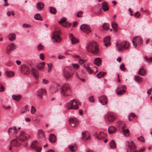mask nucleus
I'll list each match as a JSON object with an SVG mask.
<instances>
[{
  "label": "nucleus",
  "mask_w": 152,
  "mask_h": 152,
  "mask_svg": "<svg viewBox=\"0 0 152 152\" xmlns=\"http://www.w3.org/2000/svg\"><path fill=\"white\" fill-rule=\"evenodd\" d=\"M86 48L88 52L94 55H97L99 53L98 44L96 42L94 41L88 42Z\"/></svg>",
  "instance_id": "f257e3e1"
},
{
  "label": "nucleus",
  "mask_w": 152,
  "mask_h": 152,
  "mask_svg": "<svg viewBox=\"0 0 152 152\" xmlns=\"http://www.w3.org/2000/svg\"><path fill=\"white\" fill-rule=\"evenodd\" d=\"M61 93L64 96H68L70 95L72 92L68 84H65L61 87Z\"/></svg>",
  "instance_id": "f03ea898"
},
{
  "label": "nucleus",
  "mask_w": 152,
  "mask_h": 152,
  "mask_svg": "<svg viewBox=\"0 0 152 152\" xmlns=\"http://www.w3.org/2000/svg\"><path fill=\"white\" fill-rule=\"evenodd\" d=\"M81 104L75 99H73L70 101L67 105V108L69 110H77Z\"/></svg>",
  "instance_id": "7ed1b4c3"
},
{
  "label": "nucleus",
  "mask_w": 152,
  "mask_h": 152,
  "mask_svg": "<svg viewBox=\"0 0 152 152\" xmlns=\"http://www.w3.org/2000/svg\"><path fill=\"white\" fill-rule=\"evenodd\" d=\"M116 48L119 51H122L123 49H127L129 48V44L128 42L126 41H123L119 44L116 43Z\"/></svg>",
  "instance_id": "20e7f679"
},
{
  "label": "nucleus",
  "mask_w": 152,
  "mask_h": 152,
  "mask_svg": "<svg viewBox=\"0 0 152 152\" xmlns=\"http://www.w3.org/2000/svg\"><path fill=\"white\" fill-rule=\"evenodd\" d=\"M60 32V30L59 29L56 30L53 32L52 39L54 42L59 43L60 42L61 40L59 35Z\"/></svg>",
  "instance_id": "39448f33"
},
{
  "label": "nucleus",
  "mask_w": 152,
  "mask_h": 152,
  "mask_svg": "<svg viewBox=\"0 0 152 152\" xmlns=\"http://www.w3.org/2000/svg\"><path fill=\"white\" fill-rule=\"evenodd\" d=\"M64 76L66 80L70 78L72 76L73 73L71 69L69 67L65 68L63 72Z\"/></svg>",
  "instance_id": "423d86ee"
},
{
  "label": "nucleus",
  "mask_w": 152,
  "mask_h": 152,
  "mask_svg": "<svg viewBox=\"0 0 152 152\" xmlns=\"http://www.w3.org/2000/svg\"><path fill=\"white\" fill-rule=\"evenodd\" d=\"M116 117L115 114L111 112L107 113L105 115V120L110 122H113L115 120Z\"/></svg>",
  "instance_id": "0eeeda50"
},
{
  "label": "nucleus",
  "mask_w": 152,
  "mask_h": 152,
  "mask_svg": "<svg viewBox=\"0 0 152 152\" xmlns=\"http://www.w3.org/2000/svg\"><path fill=\"white\" fill-rule=\"evenodd\" d=\"M30 136L26 134L23 131H21L18 137V140L20 142H23L26 141Z\"/></svg>",
  "instance_id": "6e6552de"
},
{
  "label": "nucleus",
  "mask_w": 152,
  "mask_h": 152,
  "mask_svg": "<svg viewBox=\"0 0 152 152\" xmlns=\"http://www.w3.org/2000/svg\"><path fill=\"white\" fill-rule=\"evenodd\" d=\"M80 29L83 32L87 34H89L91 31L90 26L87 24H83L81 25L80 27Z\"/></svg>",
  "instance_id": "1a4fd4ad"
},
{
  "label": "nucleus",
  "mask_w": 152,
  "mask_h": 152,
  "mask_svg": "<svg viewBox=\"0 0 152 152\" xmlns=\"http://www.w3.org/2000/svg\"><path fill=\"white\" fill-rule=\"evenodd\" d=\"M39 143L37 141H33L31 145V147L35 149L37 152H41L42 148L38 146Z\"/></svg>",
  "instance_id": "9d476101"
},
{
  "label": "nucleus",
  "mask_w": 152,
  "mask_h": 152,
  "mask_svg": "<svg viewBox=\"0 0 152 152\" xmlns=\"http://www.w3.org/2000/svg\"><path fill=\"white\" fill-rule=\"evenodd\" d=\"M126 87L124 85H122L121 86L118 87L115 90L116 94L119 95H121L124 94L126 92Z\"/></svg>",
  "instance_id": "9b49d317"
},
{
  "label": "nucleus",
  "mask_w": 152,
  "mask_h": 152,
  "mask_svg": "<svg viewBox=\"0 0 152 152\" xmlns=\"http://www.w3.org/2000/svg\"><path fill=\"white\" fill-rule=\"evenodd\" d=\"M69 122L71 126L73 127H76L79 124V121L76 118H71L69 119Z\"/></svg>",
  "instance_id": "f8f14e48"
},
{
  "label": "nucleus",
  "mask_w": 152,
  "mask_h": 152,
  "mask_svg": "<svg viewBox=\"0 0 152 152\" xmlns=\"http://www.w3.org/2000/svg\"><path fill=\"white\" fill-rule=\"evenodd\" d=\"M21 71L23 73V72H25L24 73L25 75H28L30 73V68L29 66L23 64L21 66Z\"/></svg>",
  "instance_id": "ddd939ff"
},
{
  "label": "nucleus",
  "mask_w": 152,
  "mask_h": 152,
  "mask_svg": "<svg viewBox=\"0 0 152 152\" xmlns=\"http://www.w3.org/2000/svg\"><path fill=\"white\" fill-rule=\"evenodd\" d=\"M46 93V90L45 89L42 88L38 91L37 95L39 98L42 99H43V95H45Z\"/></svg>",
  "instance_id": "4468645a"
},
{
  "label": "nucleus",
  "mask_w": 152,
  "mask_h": 152,
  "mask_svg": "<svg viewBox=\"0 0 152 152\" xmlns=\"http://www.w3.org/2000/svg\"><path fill=\"white\" fill-rule=\"evenodd\" d=\"M16 48V45L13 43L9 44L7 47L6 52L7 54H9L10 52Z\"/></svg>",
  "instance_id": "2eb2a0df"
},
{
  "label": "nucleus",
  "mask_w": 152,
  "mask_h": 152,
  "mask_svg": "<svg viewBox=\"0 0 152 152\" xmlns=\"http://www.w3.org/2000/svg\"><path fill=\"white\" fill-rule=\"evenodd\" d=\"M128 146L130 148L131 151L134 152H138V151L136 150V146L135 144L132 142L131 141L128 142Z\"/></svg>",
  "instance_id": "dca6fc26"
},
{
  "label": "nucleus",
  "mask_w": 152,
  "mask_h": 152,
  "mask_svg": "<svg viewBox=\"0 0 152 152\" xmlns=\"http://www.w3.org/2000/svg\"><path fill=\"white\" fill-rule=\"evenodd\" d=\"M99 102L102 105H105L107 102V97L105 96H102L99 98Z\"/></svg>",
  "instance_id": "f3484780"
},
{
  "label": "nucleus",
  "mask_w": 152,
  "mask_h": 152,
  "mask_svg": "<svg viewBox=\"0 0 152 152\" xmlns=\"http://www.w3.org/2000/svg\"><path fill=\"white\" fill-rule=\"evenodd\" d=\"M110 41V36H107L104 38L103 42L105 46L107 47L110 45L111 43Z\"/></svg>",
  "instance_id": "a211bd4d"
},
{
  "label": "nucleus",
  "mask_w": 152,
  "mask_h": 152,
  "mask_svg": "<svg viewBox=\"0 0 152 152\" xmlns=\"http://www.w3.org/2000/svg\"><path fill=\"white\" fill-rule=\"evenodd\" d=\"M17 132V129L15 127L10 128L8 130V132L9 134L12 135H15Z\"/></svg>",
  "instance_id": "6ab92c4d"
},
{
  "label": "nucleus",
  "mask_w": 152,
  "mask_h": 152,
  "mask_svg": "<svg viewBox=\"0 0 152 152\" xmlns=\"http://www.w3.org/2000/svg\"><path fill=\"white\" fill-rule=\"evenodd\" d=\"M69 37L73 44H75L79 42V40L75 37L72 34H71L69 35Z\"/></svg>",
  "instance_id": "aec40b11"
},
{
  "label": "nucleus",
  "mask_w": 152,
  "mask_h": 152,
  "mask_svg": "<svg viewBox=\"0 0 152 152\" xmlns=\"http://www.w3.org/2000/svg\"><path fill=\"white\" fill-rule=\"evenodd\" d=\"M10 144L11 145L17 147L20 146L21 145V143L19 142L18 140L16 139L12 140L10 142Z\"/></svg>",
  "instance_id": "412c9836"
},
{
  "label": "nucleus",
  "mask_w": 152,
  "mask_h": 152,
  "mask_svg": "<svg viewBox=\"0 0 152 152\" xmlns=\"http://www.w3.org/2000/svg\"><path fill=\"white\" fill-rule=\"evenodd\" d=\"M38 136L41 137L43 140H45L44 132L42 129H39L37 132Z\"/></svg>",
  "instance_id": "4be33fe9"
},
{
  "label": "nucleus",
  "mask_w": 152,
  "mask_h": 152,
  "mask_svg": "<svg viewBox=\"0 0 152 152\" xmlns=\"http://www.w3.org/2000/svg\"><path fill=\"white\" fill-rule=\"evenodd\" d=\"M77 148V145L76 144H72L69 146V148L71 151L72 152H75Z\"/></svg>",
  "instance_id": "5701e85b"
},
{
  "label": "nucleus",
  "mask_w": 152,
  "mask_h": 152,
  "mask_svg": "<svg viewBox=\"0 0 152 152\" xmlns=\"http://www.w3.org/2000/svg\"><path fill=\"white\" fill-rule=\"evenodd\" d=\"M102 62L101 59L99 58H95L94 61V64L97 65L98 66H99L101 64Z\"/></svg>",
  "instance_id": "b1692460"
},
{
  "label": "nucleus",
  "mask_w": 152,
  "mask_h": 152,
  "mask_svg": "<svg viewBox=\"0 0 152 152\" xmlns=\"http://www.w3.org/2000/svg\"><path fill=\"white\" fill-rule=\"evenodd\" d=\"M49 140L52 142H54L56 140V138L55 135L53 134H51L49 136Z\"/></svg>",
  "instance_id": "393cba45"
},
{
  "label": "nucleus",
  "mask_w": 152,
  "mask_h": 152,
  "mask_svg": "<svg viewBox=\"0 0 152 152\" xmlns=\"http://www.w3.org/2000/svg\"><path fill=\"white\" fill-rule=\"evenodd\" d=\"M102 7L104 11H106L109 9L108 6L106 2L103 3Z\"/></svg>",
  "instance_id": "a878e982"
},
{
  "label": "nucleus",
  "mask_w": 152,
  "mask_h": 152,
  "mask_svg": "<svg viewBox=\"0 0 152 152\" xmlns=\"http://www.w3.org/2000/svg\"><path fill=\"white\" fill-rule=\"evenodd\" d=\"M31 72L33 75L37 79L38 77V73L37 71L35 69H32Z\"/></svg>",
  "instance_id": "bb28decb"
},
{
  "label": "nucleus",
  "mask_w": 152,
  "mask_h": 152,
  "mask_svg": "<svg viewBox=\"0 0 152 152\" xmlns=\"http://www.w3.org/2000/svg\"><path fill=\"white\" fill-rule=\"evenodd\" d=\"M116 131V129L113 126H110L108 129V132L110 134L115 133Z\"/></svg>",
  "instance_id": "cd10ccee"
},
{
  "label": "nucleus",
  "mask_w": 152,
  "mask_h": 152,
  "mask_svg": "<svg viewBox=\"0 0 152 152\" xmlns=\"http://www.w3.org/2000/svg\"><path fill=\"white\" fill-rule=\"evenodd\" d=\"M109 145L111 149H115L116 147V144L113 140H112L109 143Z\"/></svg>",
  "instance_id": "c85d7f7f"
},
{
  "label": "nucleus",
  "mask_w": 152,
  "mask_h": 152,
  "mask_svg": "<svg viewBox=\"0 0 152 152\" xmlns=\"http://www.w3.org/2000/svg\"><path fill=\"white\" fill-rule=\"evenodd\" d=\"M145 70L143 67L140 69L138 72L139 75L142 76L145 75Z\"/></svg>",
  "instance_id": "c756f323"
},
{
  "label": "nucleus",
  "mask_w": 152,
  "mask_h": 152,
  "mask_svg": "<svg viewBox=\"0 0 152 152\" xmlns=\"http://www.w3.org/2000/svg\"><path fill=\"white\" fill-rule=\"evenodd\" d=\"M16 36L14 33H12L9 34V39L10 41H12L16 39Z\"/></svg>",
  "instance_id": "7c9ffc66"
},
{
  "label": "nucleus",
  "mask_w": 152,
  "mask_h": 152,
  "mask_svg": "<svg viewBox=\"0 0 152 152\" xmlns=\"http://www.w3.org/2000/svg\"><path fill=\"white\" fill-rule=\"evenodd\" d=\"M106 74V72H100L96 75V77L99 79L103 77Z\"/></svg>",
  "instance_id": "2f4dec72"
},
{
  "label": "nucleus",
  "mask_w": 152,
  "mask_h": 152,
  "mask_svg": "<svg viewBox=\"0 0 152 152\" xmlns=\"http://www.w3.org/2000/svg\"><path fill=\"white\" fill-rule=\"evenodd\" d=\"M106 136V134L103 132H100L99 133V135L97 136V138L98 139L102 140L104 137Z\"/></svg>",
  "instance_id": "473e14b6"
},
{
  "label": "nucleus",
  "mask_w": 152,
  "mask_h": 152,
  "mask_svg": "<svg viewBox=\"0 0 152 152\" xmlns=\"http://www.w3.org/2000/svg\"><path fill=\"white\" fill-rule=\"evenodd\" d=\"M44 6V4L42 2H39L37 3V7L38 10H40L43 8Z\"/></svg>",
  "instance_id": "72a5a7b5"
},
{
  "label": "nucleus",
  "mask_w": 152,
  "mask_h": 152,
  "mask_svg": "<svg viewBox=\"0 0 152 152\" xmlns=\"http://www.w3.org/2000/svg\"><path fill=\"white\" fill-rule=\"evenodd\" d=\"M50 12L52 14H55L57 12V10L55 7H50Z\"/></svg>",
  "instance_id": "f704fd0d"
},
{
  "label": "nucleus",
  "mask_w": 152,
  "mask_h": 152,
  "mask_svg": "<svg viewBox=\"0 0 152 152\" xmlns=\"http://www.w3.org/2000/svg\"><path fill=\"white\" fill-rule=\"evenodd\" d=\"M12 97L13 99L16 101H18L21 98V96L20 95H13Z\"/></svg>",
  "instance_id": "c9c22d12"
},
{
  "label": "nucleus",
  "mask_w": 152,
  "mask_h": 152,
  "mask_svg": "<svg viewBox=\"0 0 152 152\" xmlns=\"http://www.w3.org/2000/svg\"><path fill=\"white\" fill-rule=\"evenodd\" d=\"M102 27L104 30H108L109 28V25L108 23H104L102 26Z\"/></svg>",
  "instance_id": "e433bc0d"
},
{
  "label": "nucleus",
  "mask_w": 152,
  "mask_h": 152,
  "mask_svg": "<svg viewBox=\"0 0 152 152\" xmlns=\"http://www.w3.org/2000/svg\"><path fill=\"white\" fill-rule=\"evenodd\" d=\"M34 18L36 20H42V18L41 17L40 14L39 13H37L36 14L34 15Z\"/></svg>",
  "instance_id": "4c0bfd02"
},
{
  "label": "nucleus",
  "mask_w": 152,
  "mask_h": 152,
  "mask_svg": "<svg viewBox=\"0 0 152 152\" xmlns=\"http://www.w3.org/2000/svg\"><path fill=\"white\" fill-rule=\"evenodd\" d=\"M112 26L115 31L117 32L118 30L117 24L115 22L112 23Z\"/></svg>",
  "instance_id": "58836bf2"
},
{
  "label": "nucleus",
  "mask_w": 152,
  "mask_h": 152,
  "mask_svg": "<svg viewBox=\"0 0 152 152\" xmlns=\"http://www.w3.org/2000/svg\"><path fill=\"white\" fill-rule=\"evenodd\" d=\"M6 75L8 77H11L14 75V73L12 72H6Z\"/></svg>",
  "instance_id": "ea45409f"
},
{
  "label": "nucleus",
  "mask_w": 152,
  "mask_h": 152,
  "mask_svg": "<svg viewBox=\"0 0 152 152\" xmlns=\"http://www.w3.org/2000/svg\"><path fill=\"white\" fill-rule=\"evenodd\" d=\"M133 39H134L135 41L138 42L139 43L141 44L142 42V41L141 38L139 37H135Z\"/></svg>",
  "instance_id": "a19ab883"
},
{
  "label": "nucleus",
  "mask_w": 152,
  "mask_h": 152,
  "mask_svg": "<svg viewBox=\"0 0 152 152\" xmlns=\"http://www.w3.org/2000/svg\"><path fill=\"white\" fill-rule=\"evenodd\" d=\"M28 106L27 105L25 106L23 109L21 110V112L22 113H25L27 111H29V110L28 109Z\"/></svg>",
  "instance_id": "79ce46f5"
},
{
  "label": "nucleus",
  "mask_w": 152,
  "mask_h": 152,
  "mask_svg": "<svg viewBox=\"0 0 152 152\" xmlns=\"http://www.w3.org/2000/svg\"><path fill=\"white\" fill-rule=\"evenodd\" d=\"M124 134L126 136H128L129 135V131L128 129H126L122 131Z\"/></svg>",
  "instance_id": "37998d69"
},
{
  "label": "nucleus",
  "mask_w": 152,
  "mask_h": 152,
  "mask_svg": "<svg viewBox=\"0 0 152 152\" xmlns=\"http://www.w3.org/2000/svg\"><path fill=\"white\" fill-rule=\"evenodd\" d=\"M135 116V114L132 113H130L128 117V118L129 121H130L132 120Z\"/></svg>",
  "instance_id": "c03bdc74"
},
{
  "label": "nucleus",
  "mask_w": 152,
  "mask_h": 152,
  "mask_svg": "<svg viewBox=\"0 0 152 152\" xmlns=\"http://www.w3.org/2000/svg\"><path fill=\"white\" fill-rule=\"evenodd\" d=\"M124 122L121 121L117 122L116 124V126L118 128H120L121 126L123 124Z\"/></svg>",
  "instance_id": "a18cd8bd"
},
{
  "label": "nucleus",
  "mask_w": 152,
  "mask_h": 152,
  "mask_svg": "<svg viewBox=\"0 0 152 152\" xmlns=\"http://www.w3.org/2000/svg\"><path fill=\"white\" fill-rule=\"evenodd\" d=\"M135 79L136 81L139 83H140L142 81V78L139 76H136L135 77Z\"/></svg>",
  "instance_id": "49530a36"
},
{
  "label": "nucleus",
  "mask_w": 152,
  "mask_h": 152,
  "mask_svg": "<svg viewBox=\"0 0 152 152\" xmlns=\"http://www.w3.org/2000/svg\"><path fill=\"white\" fill-rule=\"evenodd\" d=\"M82 139L85 140L86 139V137L88 135V133L87 132H84L82 133Z\"/></svg>",
  "instance_id": "de8ad7c7"
},
{
  "label": "nucleus",
  "mask_w": 152,
  "mask_h": 152,
  "mask_svg": "<svg viewBox=\"0 0 152 152\" xmlns=\"http://www.w3.org/2000/svg\"><path fill=\"white\" fill-rule=\"evenodd\" d=\"M144 59L148 63H151L152 62V57L148 58L147 56H145Z\"/></svg>",
  "instance_id": "09e8293b"
},
{
  "label": "nucleus",
  "mask_w": 152,
  "mask_h": 152,
  "mask_svg": "<svg viewBox=\"0 0 152 152\" xmlns=\"http://www.w3.org/2000/svg\"><path fill=\"white\" fill-rule=\"evenodd\" d=\"M48 69V72H50L52 69V64L51 63H49L47 64Z\"/></svg>",
  "instance_id": "8fccbe9b"
},
{
  "label": "nucleus",
  "mask_w": 152,
  "mask_h": 152,
  "mask_svg": "<svg viewBox=\"0 0 152 152\" xmlns=\"http://www.w3.org/2000/svg\"><path fill=\"white\" fill-rule=\"evenodd\" d=\"M37 48L39 51L42 50L44 48V46L41 44H39L37 46Z\"/></svg>",
  "instance_id": "3c124183"
},
{
  "label": "nucleus",
  "mask_w": 152,
  "mask_h": 152,
  "mask_svg": "<svg viewBox=\"0 0 152 152\" xmlns=\"http://www.w3.org/2000/svg\"><path fill=\"white\" fill-rule=\"evenodd\" d=\"M66 20V18L65 17H63L61 19V20L59 21V23L60 24H62Z\"/></svg>",
  "instance_id": "603ef678"
},
{
  "label": "nucleus",
  "mask_w": 152,
  "mask_h": 152,
  "mask_svg": "<svg viewBox=\"0 0 152 152\" xmlns=\"http://www.w3.org/2000/svg\"><path fill=\"white\" fill-rule=\"evenodd\" d=\"M120 69L122 71H125L126 68L125 67V65L124 64H122L120 66Z\"/></svg>",
  "instance_id": "864d4df0"
},
{
  "label": "nucleus",
  "mask_w": 152,
  "mask_h": 152,
  "mask_svg": "<svg viewBox=\"0 0 152 152\" xmlns=\"http://www.w3.org/2000/svg\"><path fill=\"white\" fill-rule=\"evenodd\" d=\"M87 70L89 74H92L93 73L94 71H93L89 67L87 68Z\"/></svg>",
  "instance_id": "5fc2aeb1"
},
{
  "label": "nucleus",
  "mask_w": 152,
  "mask_h": 152,
  "mask_svg": "<svg viewBox=\"0 0 152 152\" xmlns=\"http://www.w3.org/2000/svg\"><path fill=\"white\" fill-rule=\"evenodd\" d=\"M7 14L8 16H10L12 15V16H14L15 15V13L13 11H8L7 13Z\"/></svg>",
  "instance_id": "6e6d98bb"
},
{
  "label": "nucleus",
  "mask_w": 152,
  "mask_h": 152,
  "mask_svg": "<svg viewBox=\"0 0 152 152\" xmlns=\"http://www.w3.org/2000/svg\"><path fill=\"white\" fill-rule=\"evenodd\" d=\"M37 66L39 70L42 69L44 67L42 65H41V64L39 63L37 64Z\"/></svg>",
  "instance_id": "4d7b16f0"
},
{
  "label": "nucleus",
  "mask_w": 152,
  "mask_h": 152,
  "mask_svg": "<svg viewBox=\"0 0 152 152\" xmlns=\"http://www.w3.org/2000/svg\"><path fill=\"white\" fill-rule=\"evenodd\" d=\"M88 100L90 102H94V96H91L90 97L88 98Z\"/></svg>",
  "instance_id": "13d9d810"
},
{
  "label": "nucleus",
  "mask_w": 152,
  "mask_h": 152,
  "mask_svg": "<svg viewBox=\"0 0 152 152\" xmlns=\"http://www.w3.org/2000/svg\"><path fill=\"white\" fill-rule=\"evenodd\" d=\"M36 109L35 108L32 106L31 107V112L32 114H34L36 112Z\"/></svg>",
  "instance_id": "bf43d9fd"
},
{
  "label": "nucleus",
  "mask_w": 152,
  "mask_h": 152,
  "mask_svg": "<svg viewBox=\"0 0 152 152\" xmlns=\"http://www.w3.org/2000/svg\"><path fill=\"white\" fill-rule=\"evenodd\" d=\"M138 139L139 140L142 142H144L145 141L144 138L142 136H141L140 137H138Z\"/></svg>",
  "instance_id": "052dcab7"
},
{
  "label": "nucleus",
  "mask_w": 152,
  "mask_h": 152,
  "mask_svg": "<svg viewBox=\"0 0 152 152\" xmlns=\"http://www.w3.org/2000/svg\"><path fill=\"white\" fill-rule=\"evenodd\" d=\"M4 90V88L1 83H0V91H3Z\"/></svg>",
  "instance_id": "680f3d73"
},
{
  "label": "nucleus",
  "mask_w": 152,
  "mask_h": 152,
  "mask_svg": "<svg viewBox=\"0 0 152 152\" xmlns=\"http://www.w3.org/2000/svg\"><path fill=\"white\" fill-rule=\"evenodd\" d=\"M134 16L135 18H139L140 16V15L139 12H137L135 13L134 15Z\"/></svg>",
  "instance_id": "e2e57ef3"
},
{
  "label": "nucleus",
  "mask_w": 152,
  "mask_h": 152,
  "mask_svg": "<svg viewBox=\"0 0 152 152\" xmlns=\"http://www.w3.org/2000/svg\"><path fill=\"white\" fill-rule=\"evenodd\" d=\"M72 66L74 68L76 69H78L80 66L78 64H73Z\"/></svg>",
  "instance_id": "0e129e2a"
},
{
  "label": "nucleus",
  "mask_w": 152,
  "mask_h": 152,
  "mask_svg": "<svg viewBox=\"0 0 152 152\" xmlns=\"http://www.w3.org/2000/svg\"><path fill=\"white\" fill-rule=\"evenodd\" d=\"M86 62V61H85L82 59H80L79 60L78 62L80 64H82L84 62Z\"/></svg>",
  "instance_id": "69168bd1"
},
{
  "label": "nucleus",
  "mask_w": 152,
  "mask_h": 152,
  "mask_svg": "<svg viewBox=\"0 0 152 152\" xmlns=\"http://www.w3.org/2000/svg\"><path fill=\"white\" fill-rule=\"evenodd\" d=\"M83 14V12L82 11H80L77 13L76 16L77 17H81L82 16Z\"/></svg>",
  "instance_id": "338daca9"
},
{
  "label": "nucleus",
  "mask_w": 152,
  "mask_h": 152,
  "mask_svg": "<svg viewBox=\"0 0 152 152\" xmlns=\"http://www.w3.org/2000/svg\"><path fill=\"white\" fill-rule=\"evenodd\" d=\"M44 55L43 53H41L39 56L40 58L42 60H44Z\"/></svg>",
  "instance_id": "774afa93"
}]
</instances>
